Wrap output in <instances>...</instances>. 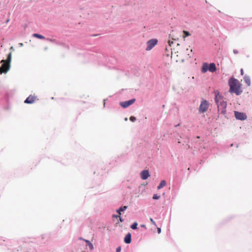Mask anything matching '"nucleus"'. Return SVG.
Listing matches in <instances>:
<instances>
[{
	"label": "nucleus",
	"mask_w": 252,
	"mask_h": 252,
	"mask_svg": "<svg viewBox=\"0 0 252 252\" xmlns=\"http://www.w3.org/2000/svg\"><path fill=\"white\" fill-rule=\"evenodd\" d=\"M150 221L154 225L156 226V223L152 218H150Z\"/></svg>",
	"instance_id": "obj_24"
},
{
	"label": "nucleus",
	"mask_w": 252,
	"mask_h": 252,
	"mask_svg": "<svg viewBox=\"0 0 252 252\" xmlns=\"http://www.w3.org/2000/svg\"><path fill=\"white\" fill-rule=\"evenodd\" d=\"M208 70L213 72L216 70V65L214 63H211L208 65Z\"/></svg>",
	"instance_id": "obj_11"
},
{
	"label": "nucleus",
	"mask_w": 252,
	"mask_h": 252,
	"mask_svg": "<svg viewBox=\"0 0 252 252\" xmlns=\"http://www.w3.org/2000/svg\"><path fill=\"white\" fill-rule=\"evenodd\" d=\"M12 53H9L7 55V59L4 60H2L1 61L0 63H2L1 66L0 67V73L7 72L10 68V63L11 61Z\"/></svg>",
	"instance_id": "obj_2"
},
{
	"label": "nucleus",
	"mask_w": 252,
	"mask_h": 252,
	"mask_svg": "<svg viewBox=\"0 0 252 252\" xmlns=\"http://www.w3.org/2000/svg\"><path fill=\"white\" fill-rule=\"evenodd\" d=\"M36 99L37 98L36 96L30 95L27 98L24 102L26 103L32 104L34 103Z\"/></svg>",
	"instance_id": "obj_9"
},
{
	"label": "nucleus",
	"mask_w": 252,
	"mask_h": 252,
	"mask_svg": "<svg viewBox=\"0 0 252 252\" xmlns=\"http://www.w3.org/2000/svg\"><path fill=\"white\" fill-rule=\"evenodd\" d=\"M141 226L142 227H146L145 225H144V224H141Z\"/></svg>",
	"instance_id": "obj_29"
},
{
	"label": "nucleus",
	"mask_w": 252,
	"mask_h": 252,
	"mask_svg": "<svg viewBox=\"0 0 252 252\" xmlns=\"http://www.w3.org/2000/svg\"><path fill=\"white\" fill-rule=\"evenodd\" d=\"M121 247H118L117 249L116 252H121Z\"/></svg>",
	"instance_id": "obj_25"
},
{
	"label": "nucleus",
	"mask_w": 252,
	"mask_h": 252,
	"mask_svg": "<svg viewBox=\"0 0 252 252\" xmlns=\"http://www.w3.org/2000/svg\"><path fill=\"white\" fill-rule=\"evenodd\" d=\"M209 103L206 100H203L199 107V112L203 113L206 112L209 108Z\"/></svg>",
	"instance_id": "obj_4"
},
{
	"label": "nucleus",
	"mask_w": 252,
	"mask_h": 252,
	"mask_svg": "<svg viewBox=\"0 0 252 252\" xmlns=\"http://www.w3.org/2000/svg\"><path fill=\"white\" fill-rule=\"evenodd\" d=\"M208 70V65L207 63H204L202 67V72H206Z\"/></svg>",
	"instance_id": "obj_15"
},
{
	"label": "nucleus",
	"mask_w": 252,
	"mask_h": 252,
	"mask_svg": "<svg viewBox=\"0 0 252 252\" xmlns=\"http://www.w3.org/2000/svg\"><path fill=\"white\" fill-rule=\"evenodd\" d=\"M214 94L215 95V100L216 104H218L220 101L223 100L222 99L223 96L220 94L218 90L215 91Z\"/></svg>",
	"instance_id": "obj_8"
},
{
	"label": "nucleus",
	"mask_w": 252,
	"mask_h": 252,
	"mask_svg": "<svg viewBox=\"0 0 252 252\" xmlns=\"http://www.w3.org/2000/svg\"><path fill=\"white\" fill-rule=\"evenodd\" d=\"M158 233H160L161 232V229L160 228H158Z\"/></svg>",
	"instance_id": "obj_28"
},
{
	"label": "nucleus",
	"mask_w": 252,
	"mask_h": 252,
	"mask_svg": "<svg viewBox=\"0 0 252 252\" xmlns=\"http://www.w3.org/2000/svg\"><path fill=\"white\" fill-rule=\"evenodd\" d=\"M183 33L184 34V35L183 36L184 38H185L186 36H188L190 35V33L189 32L184 31Z\"/></svg>",
	"instance_id": "obj_20"
},
{
	"label": "nucleus",
	"mask_w": 252,
	"mask_h": 252,
	"mask_svg": "<svg viewBox=\"0 0 252 252\" xmlns=\"http://www.w3.org/2000/svg\"><path fill=\"white\" fill-rule=\"evenodd\" d=\"M141 178L143 180L147 179L150 176L149 171L148 170H143L140 174Z\"/></svg>",
	"instance_id": "obj_10"
},
{
	"label": "nucleus",
	"mask_w": 252,
	"mask_h": 252,
	"mask_svg": "<svg viewBox=\"0 0 252 252\" xmlns=\"http://www.w3.org/2000/svg\"><path fill=\"white\" fill-rule=\"evenodd\" d=\"M116 217H119L120 218V220L121 222H123V220L121 218V216L120 215H119L118 216H115Z\"/></svg>",
	"instance_id": "obj_26"
},
{
	"label": "nucleus",
	"mask_w": 252,
	"mask_h": 252,
	"mask_svg": "<svg viewBox=\"0 0 252 252\" xmlns=\"http://www.w3.org/2000/svg\"><path fill=\"white\" fill-rule=\"evenodd\" d=\"M32 36L34 37H36L39 39H44L45 37L41 34H38V33H34L33 34Z\"/></svg>",
	"instance_id": "obj_17"
},
{
	"label": "nucleus",
	"mask_w": 252,
	"mask_h": 252,
	"mask_svg": "<svg viewBox=\"0 0 252 252\" xmlns=\"http://www.w3.org/2000/svg\"><path fill=\"white\" fill-rule=\"evenodd\" d=\"M168 43L170 46H171L172 44H173L174 43V42L173 41H171L169 40L168 41Z\"/></svg>",
	"instance_id": "obj_23"
},
{
	"label": "nucleus",
	"mask_w": 252,
	"mask_h": 252,
	"mask_svg": "<svg viewBox=\"0 0 252 252\" xmlns=\"http://www.w3.org/2000/svg\"><path fill=\"white\" fill-rule=\"evenodd\" d=\"M166 185V182L165 180H162L159 185L158 186V189H159L161 188H162L163 187H165Z\"/></svg>",
	"instance_id": "obj_14"
},
{
	"label": "nucleus",
	"mask_w": 252,
	"mask_h": 252,
	"mask_svg": "<svg viewBox=\"0 0 252 252\" xmlns=\"http://www.w3.org/2000/svg\"><path fill=\"white\" fill-rule=\"evenodd\" d=\"M47 40H49V41H53V40H52V39H48Z\"/></svg>",
	"instance_id": "obj_30"
},
{
	"label": "nucleus",
	"mask_w": 252,
	"mask_h": 252,
	"mask_svg": "<svg viewBox=\"0 0 252 252\" xmlns=\"http://www.w3.org/2000/svg\"><path fill=\"white\" fill-rule=\"evenodd\" d=\"M135 101V99L133 98L128 101L121 102L120 104L123 108H126L132 104Z\"/></svg>",
	"instance_id": "obj_6"
},
{
	"label": "nucleus",
	"mask_w": 252,
	"mask_h": 252,
	"mask_svg": "<svg viewBox=\"0 0 252 252\" xmlns=\"http://www.w3.org/2000/svg\"><path fill=\"white\" fill-rule=\"evenodd\" d=\"M160 197L157 194H154L153 196V198L154 199H159Z\"/></svg>",
	"instance_id": "obj_22"
},
{
	"label": "nucleus",
	"mask_w": 252,
	"mask_h": 252,
	"mask_svg": "<svg viewBox=\"0 0 252 252\" xmlns=\"http://www.w3.org/2000/svg\"><path fill=\"white\" fill-rule=\"evenodd\" d=\"M158 40L157 39H153L149 40L147 42V50H151L157 44Z\"/></svg>",
	"instance_id": "obj_5"
},
{
	"label": "nucleus",
	"mask_w": 252,
	"mask_h": 252,
	"mask_svg": "<svg viewBox=\"0 0 252 252\" xmlns=\"http://www.w3.org/2000/svg\"><path fill=\"white\" fill-rule=\"evenodd\" d=\"M10 49L13 50V47H11Z\"/></svg>",
	"instance_id": "obj_31"
},
{
	"label": "nucleus",
	"mask_w": 252,
	"mask_h": 252,
	"mask_svg": "<svg viewBox=\"0 0 252 252\" xmlns=\"http://www.w3.org/2000/svg\"><path fill=\"white\" fill-rule=\"evenodd\" d=\"M23 45V44L22 43H20V46H22Z\"/></svg>",
	"instance_id": "obj_32"
},
{
	"label": "nucleus",
	"mask_w": 252,
	"mask_h": 252,
	"mask_svg": "<svg viewBox=\"0 0 252 252\" xmlns=\"http://www.w3.org/2000/svg\"><path fill=\"white\" fill-rule=\"evenodd\" d=\"M131 234L128 233L125 237L124 241L126 244H129L131 242Z\"/></svg>",
	"instance_id": "obj_12"
},
{
	"label": "nucleus",
	"mask_w": 252,
	"mask_h": 252,
	"mask_svg": "<svg viewBox=\"0 0 252 252\" xmlns=\"http://www.w3.org/2000/svg\"><path fill=\"white\" fill-rule=\"evenodd\" d=\"M137 226V223L136 222H134L130 226L132 229H136Z\"/></svg>",
	"instance_id": "obj_19"
},
{
	"label": "nucleus",
	"mask_w": 252,
	"mask_h": 252,
	"mask_svg": "<svg viewBox=\"0 0 252 252\" xmlns=\"http://www.w3.org/2000/svg\"><path fill=\"white\" fill-rule=\"evenodd\" d=\"M244 81L247 84V85L248 86H250L251 85V79L249 76H245L244 77Z\"/></svg>",
	"instance_id": "obj_13"
},
{
	"label": "nucleus",
	"mask_w": 252,
	"mask_h": 252,
	"mask_svg": "<svg viewBox=\"0 0 252 252\" xmlns=\"http://www.w3.org/2000/svg\"><path fill=\"white\" fill-rule=\"evenodd\" d=\"M84 241L88 244L90 248L92 250L94 248L93 244L89 241L87 240H84Z\"/></svg>",
	"instance_id": "obj_18"
},
{
	"label": "nucleus",
	"mask_w": 252,
	"mask_h": 252,
	"mask_svg": "<svg viewBox=\"0 0 252 252\" xmlns=\"http://www.w3.org/2000/svg\"><path fill=\"white\" fill-rule=\"evenodd\" d=\"M127 207L126 206H125L123 207H120L118 210H117V212L119 213V215H121V212L124 211V210L127 209Z\"/></svg>",
	"instance_id": "obj_16"
},
{
	"label": "nucleus",
	"mask_w": 252,
	"mask_h": 252,
	"mask_svg": "<svg viewBox=\"0 0 252 252\" xmlns=\"http://www.w3.org/2000/svg\"><path fill=\"white\" fill-rule=\"evenodd\" d=\"M228 85L229 86V92L230 93H234L237 95H239L242 93V85L237 79L234 77L230 78L228 80Z\"/></svg>",
	"instance_id": "obj_1"
},
{
	"label": "nucleus",
	"mask_w": 252,
	"mask_h": 252,
	"mask_svg": "<svg viewBox=\"0 0 252 252\" xmlns=\"http://www.w3.org/2000/svg\"><path fill=\"white\" fill-rule=\"evenodd\" d=\"M217 105L218 112L222 115H225L226 112V101L224 100L220 101V102H219Z\"/></svg>",
	"instance_id": "obj_3"
},
{
	"label": "nucleus",
	"mask_w": 252,
	"mask_h": 252,
	"mask_svg": "<svg viewBox=\"0 0 252 252\" xmlns=\"http://www.w3.org/2000/svg\"><path fill=\"white\" fill-rule=\"evenodd\" d=\"M241 74L243 75L244 74V70L243 69H241Z\"/></svg>",
	"instance_id": "obj_27"
},
{
	"label": "nucleus",
	"mask_w": 252,
	"mask_h": 252,
	"mask_svg": "<svg viewBox=\"0 0 252 252\" xmlns=\"http://www.w3.org/2000/svg\"><path fill=\"white\" fill-rule=\"evenodd\" d=\"M130 120L132 122H134L136 121V119L135 117L134 116H131L129 118Z\"/></svg>",
	"instance_id": "obj_21"
},
{
	"label": "nucleus",
	"mask_w": 252,
	"mask_h": 252,
	"mask_svg": "<svg viewBox=\"0 0 252 252\" xmlns=\"http://www.w3.org/2000/svg\"><path fill=\"white\" fill-rule=\"evenodd\" d=\"M235 117L238 120H244L247 119L246 115L242 112L235 111Z\"/></svg>",
	"instance_id": "obj_7"
}]
</instances>
